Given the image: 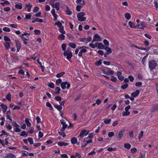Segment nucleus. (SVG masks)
Masks as SVG:
<instances>
[{
  "label": "nucleus",
  "instance_id": "nucleus-1",
  "mask_svg": "<svg viewBox=\"0 0 158 158\" xmlns=\"http://www.w3.org/2000/svg\"><path fill=\"white\" fill-rule=\"evenodd\" d=\"M157 65L156 62L155 60L149 61V68L151 71L155 69Z\"/></svg>",
  "mask_w": 158,
  "mask_h": 158
},
{
  "label": "nucleus",
  "instance_id": "nucleus-2",
  "mask_svg": "<svg viewBox=\"0 0 158 158\" xmlns=\"http://www.w3.org/2000/svg\"><path fill=\"white\" fill-rule=\"evenodd\" d=\"M85 15V13L83 12L78 14L77 15V17L78 18V20L79 21H85L86 18L83 17Z\"/></svg>",
  "mask_w": 158,
  "mask_h": 158
},
{
  "label": "nucleus",
  "instance_id": "nucleus-3",
  "mask_svg": "<svg viewBox=\"0 0 158 158\" xmlns=\"http://www.w3.org/2000/svg\"><path fill=\"white\" fill-rule=\"evenodd\" d=\"M61 86L63 89H64L66 88L69 89L70 86V83L67 81H65L61 83Z\"/></svg>",
  "mask_w": 158,
  "mask_h": 158
},
{
  "label": "nucleus",
  "instance_id": "nucleus-4",
  "mask_svg": "<svg viewBox=\"0 0 158 158\" xmlns=\"http://www.w3.org/2000/svg\"><path fill=\"white\" fill-rule=\"evenodd\" d=\"M89 131H87L86 130H82L81 132L79 135L78 136L80 137H82L84 136H86L89 134Z\"/></svg>",
  "mask_w": 158,
  "mask_h": 158
},
{
  "label": "nucleus",
  "instance_id": "nucleus-5",
  "mask_svg": "<svg viewBox=\"0 0 158 158\" xmlns=\"http://www.w3.org/2000/svg\"><path fill=\"white\" fill-rule=\"evenodd\" d=\"M102 40V39L97 34H96L94 35L93 40L92 41V43H94V41H100Z\"/></svg>",
  "mask_w": 158,
  "mask_h": 158
},
{
  "label": "nucleus",
  "instance_id": "nucleus-6",
  "mask_svg": "<svg viewBox=\"0 0 158 158\" xmlns=\"http://www.w3.org/2000/svg\"><path fill=\"white\" fill-rule=\"evenodd\" d=\"M151 112H154L158 111V104H155L153 105L151 109Z\"/></svg>",
  "mask_w": 158,
  "mask_h": 158
},
{
  "label": "nucleus",
  "instance_id": "nucleus-7",
  "mask_svg": "<svg viewBox=\"0 0 158 158\" xmlns=\"http://www.w3.org/2000/svg\"><path fill=\"white\" fill-rule=\"evenodd\" d=\"M124 132L125 131L122 130L120 131L119 132L117 138V139L118 140H120L123 137V134L124 133Z\"/></svg>",
  "mask_w": 158,
  "mask_h": 158
},
{
  "label": "nucleus",
  "instance_id": "nucleus-8",
  "mask_svg": "<svg viewBox=\"0 0 158 158\" xmlns=\"http://www.w3.org/2000/svg\"><path fill=\"white\" fill-rule=\"evenodd\" d=\"M4 158H16L15 156L12 153H9L6 154Z\"/></svg>",
  "mask_w": 158,
  "mask_h": 158
},
{
  "label": "nucleus",
  "instance_id": "nucleus-9",
  "mask_svg": "<svg viewBox=\"0 0 158 158\" xmlns=\"http://www.w3.org/2000/svg\"><path fill=\"white\" fill-rule=\"evenodd\" d=\"M15 42L17 47V51L18 52L21 47V44L20 42L18 40H16Z\"/></svg>",
  "mask_w": 158,
  "mask_h": 158
},
{
  "label": "nucleus",
  "instance_id": "nucleus-10",
  "mask_svg": "<svg viewBox=\"0 0 158 158\" xmlns=\"http://www.w3.org/2000/svg\"><path fill=\"white\" fill-rule=\"evenodd\" d=\"M83 142H85L84 145H81V147L83 148L87 146V144L89 143H92L93 142V141L92 139H89L88 141H86L85 139H84Z\"/></svg>",
  "mask_w": 158,
  "mask_h": 158
},
{
  "label": "nucleus",
  "instance_id": "nucleus-11",
  "mask_svg": "<svg viewBox=\"0 0 158 158\" xmlns=\"http://www.w3.org/2000/svg\"><path fill=\"white\" fill-rule=\"evenodd\" d=\"M104 49L107 51V52H106V54L107 55L111 54L112 52L111 49L108 47H105Z\"/></svg>",
  "mask_w": 158,
  "mask_h": 158
},
{
  "label": "nucleus",
  "instance_id": "nucleus-12",
  "mask_svg": "<svg viewBox=\"0 0 158 158\" xmlns=\"http://www.w3.org/2000/svg\"><path fill=\"white\" fill-rule=\"evenodd\" d=\"M139 93V90H137L135 92L132 93L131 94V95L133 97H135L138 95Z\"/></svg>",
  "mask_w": 158,
  "mask_h": 158
},
{
  "label": "nucleus",
  "instance_id": "nucleus-13",
  "mask_svg": "<svg viewBox=\"0 0 158 158\" xmlns=\"http://www.w3.org/2000/svg\"><path fill=\"white\" fill-rule=\"evenodd\" d=\"M58 145L60 146H66L68 145L67 143H65L62 141H60L57 143Z\"/></svg>",
  "mask_w": 158,
  "mask_h": 158
},
{
  "label": "nucleus",
  "instance_id": "nucleus-14",
  "mask_svg": "<svg viewBox=\"0 0 158 158\" xmlns=\"http://www.w3.org/2000/svg\"><path fill=\"white\" fill-rule=\"evenodd\" d=\"M29 119L27 118H26L25 119V123L28 127H30L31 126V123L29 122Z\"/></svg>",
  "mask_w": 158,
  "mask_h": 158
},
{
  "label": "nucleus",
  "instance_id": "nucleus-15",
  "mask_svg": "<svg viewBox=\"0 0 158 158\" xmlns=\"http://www.w3.org/2000/svg\"><path fill=\"white\" fill-rule=\"evenodd\" d=\"M140 26V27L139 28V29H143V27H146L147 25L145 23L143 22H141Z\"/></svg>",
  "mask_w": 158,
  "mask_h": 158
},
{
  "label": "nucleus",
  "instance_id": "nucleus-16",
  "mask_svg": "<svg viewBox=\"0 0 158 158\" xmlns=\"http://www.w3.org/2000/svg\"><path fill=\"white\" fill-rule=\"evenodd\" d=\"M4 46L7 50H8L10 48V44L7 42H5L4 43Z\"/></svg>",
  "mask_w": 158,
  "mask_h": 158
},
{
  "label": "nucleus",
  "instance_id": "nucleus-17",
  "mask_svg": "<svg viewBox=\"0 0 158 158\" xmlns=\"http://www.w3.org/2000/svg\"><path fill=\"white\" fill-rule=\"evenodd\" d=\"M148 54H147V55H145V56H144L143 58H142V63L144 65H145V63L146 61V59L147 58V57L148 56Z\"/></svg>",
  "mask_w": 158,
  "mask_h": 158
},
{
  "label": "nucleus",
  "instance_id": "nucleus-18",
  "mask_svg": "<svg viewBox=\"0 0 158 158\" xmlns=\"http://www.w3.org/2000/svg\"><path fill=\"white\" fill-rule=\"evenodd\" d=\"M54 107L59 111H61L62 109V107L61 106L57 105H54Z\"/></svg>",
  "mask_w": 158,
  "mask_h": 158
},
{
  "label": "nucleus",
  "instance_id": "nucleus-19",
  "mask_svg": "<svg viewBox=\"0 0 158 158\" xmlns=\"http://www.w3.org/2000/svg\"><path fill=\"white\" fill-rule=\"evenodd\" d=\"M71 141L72 144H74L77 142V139L75 137H73L71 139Z\"/></svg>",
  "mask_w": 158,
  "mask_h": 158
},
{
  "label": "nucleus",
  "instance_id": "nucleus-20",
  "mask_svg": "<svg viewBox=\"0 0 158 158\" xmlns=\"http://www.w3.org/2000/svg\"><path fill=\"white\" fill-rule=\"evenodd\" d=\"M55 90L56 91H56L55 92V94H59L60 93V92L61 90V89H60V88L59 87H56L55 88Z\"/></svg>",
  "mask_w": 158,
  "mask_h": 158
},
{
  "label": "nucleus",
  "instance_id": "nucleus-21",
  "mask_svg": "<svg viewBox=\"0 0 158 158\" xmlns=\"http://www.w3.org/2000/svg\"><path fill=\"white\" fill-rule=\"evenodd\" d=\"M15 7L17 9H21L22 7V4L20 3H19L18 4H16L15 5Z\"/></svg>",
  "mask_w": 158,
  "mask_h": 158
},
{
  "label": "nucleus",
  "instance_id": "nucleus-22",
  "mask_svg": "<svg viewBox=\"0 0 158 158\" xmlns=\"http://www.w3.org/2000/svg\"><path fill=\"white\" fill-rule=\"evenodd\" d=\"M129 24L130 27L131 28H135V24L131 21H129Z\"/></svg>",
  "mask_w": 158,
  "mask_h": 158
},
{
  "label": "nucleus",
  "instance_id": "nucleus-23",
  "mask_svg": "<svg viewBox=\"0 0 158 158\" xmlns=\"http://www.w3.org/2000/svg\"><path fill=\"white\" fill-rule=\"evenodd\" d=\"M125 18L127 20H129L131 18V15L129 13H127L125 14Z\"/></svg>",
  "mask_w": 158,
  "mask_h": 158
},
{
  "label": "nucleus",
  "instance_id": "nucleus-24",
  "mask_svg": "<svg viewBox=\"0 0 158 158\" xmlns=\"http://www.w3.org/2000/svg\"><path fill=\"white\" fill-rule=\"evenodd\" d=\"M66 13L69 15H70L72 13V11L69 9V7L68 6L67 7V10L66 11Z\"/></svg>",
  "mask_w": 158,
  "mask_h": 158
},
{
  "label": "nucleus",
  "instance_id": "nucleus-25",
  "mask_svg": "<svg viewBox=\"0 0 158 158\" xmlns=\"http://www.w3.org/2000/svg\"><path fill=\"white\" fill-rule=\"evenodd\" d=\"M65 36L62 34H60L58 36L59 39L60 40H64Z\"/></svg>",
  "mask_w": 158,
  "mask_h": 158
},
{
  "label": "nucleus",
  "instance_id": "nucleus-26",
  "mask_svg": "<svg viewBox=\"0 0 158 158\" xmlns=\"http://www.w3.org/2000/svg\"><path fill=\"white\" fill-rule=\"evenodd\" d=\"M6 98L9 101H11V94L10 93H9L6 96Z\"/></svg>",
  "mask_w": 158,
  "mask_h": 158
},
{
  "label": "nucleus",
  "instance_id": "nucleus-27",
  "mask_svg": "<svg viewBox=\"0 0 158 158\" xmlns=\"http://www.w3.org/2000/svg\"><path fill=\"white\" fill-rule=\"evenodd\" d=\"M72 56L73 55L72 52H69L66 56V58L68 60H69L71 58Z\"/></svg>",
  "mask_w": 158,
  "mask_h": 158
},
{
  "label": "nucleus",
  "instance_id": "nucleus-28",
  "mask_svg": "<svg viewBox=\"0 0 158 158\" xmlns=\"http://www.w3.org/2000/svg\"><path fill=\"white\" fill-rule=\"evenodd\" d=\"M65 73L64 72H61L60 73H57L56 75V77L58 78H59L63 76Z\"/></svg>",
  "mask_w": 158,
  "mask_h": 158
},
{
  "label": "nucleus",
  "instance_id": "nucleus-29",
  "mask_svg": "<svg viewBox=\"0 0 158 158\" xmlns=\"http://www.w3.org/2000/svg\"><path fill=\"white\" fill-rule=\"evenodd\" d=\"M59 31L61 33L63 34H64L65 33V32L64 30V27H60V28H59Z\"/></svg>",
  "mask_w": 158,
  "mask_h": 158
},
{
  "label": "nucleus",
  "instance_id": "nucleus-30",
  "mask_svg": "<svg viewBox=\"0 0 158 158\" xmlns=\"http://www.w3.org/2000/svg\"><path fill=\"white\" fill-rule=\"evenodd\" d=\"M98 47L99 49H102L104 48V45L102 43H98Z\"/></svg>",
  "mask_w": 158,
  "mask_h": 158
},
{
  "label": "nucleus",
  "instance_id": "nucleus-31",
  "mask_svg": "<svg viewBox=\"0 0 158 158\" xmlns=\"http://www.w3.org/2000/svg\"><path fill=\"white\" fill-rule=\"evenodd\" d=\"M102 61V60H99L98 61L95 62V64L97 66H99L101 65Z\"/></svg>",
  "mask_w": 158,
  "mask_h": 158
},
{
  "label": "nucleus",
  "instance_id": "nucleus-32",
  "mask_svg": "<svg viewBox=\"0 0 158 158\" xmlns=\"http://www.w3.org/2000/svg\"><path fill=\"white\" fill-rule=\"evenodd\" d=\"M124 147L127 149H129L131 147V145L129 143H125L124 144Z\"/></svg>",
  "mask_w": 158,
  "mask_h": 158
},
{
  "label": "nucleus",
  "instance_id": "nucleus-33",
  "mask_svg": "<svg viewBox=\"0 0 158 158\" xmlns=\"http://www.w3.org/2000/svg\"><path fill=\"white\" fill-rule=\"evenodd\" d=\"M54 25H57L59 28H60V27H63L62 26V23L60 21H58Z\"/></svg>",
  "mask_w": 158,
  "mask_h": 158
},
{
  "label": "nucleus",
  "instance_id": "nucleus-34",
  "mask_svg": "<svg viewBox=\"0 0 158 158\" xmlns=\"http://www.w3.org/2000/svg\"><path fill=\"white\" fill-rule=\"evenodd\" d=\"M31 15L30 13H29L28 14L25 15V18H24V20L27 19H30L31 17Z\"/></svg>",
  "mask_w": 158,
  "mask_h": 158
},
{
  "label": "nucleus",
  "instance_id": "nucleus-35",
  "mask_svg": "<svg viewBox=\"0 0 158 158\" xmlns=\"http://www.w3.org/2000/svg\"><path fill=\"white\" fill-rule=\"evenodd\" d=\"M69 45L70 47L73 48H75L76 47V44L73 43H70Z\"/></svg>",
  "mask_w": 158,
  "mask_h": 158
},
{
  "label": "nucleus",
  "instance_id": "nucleus-36",
  "mask_svg": "<svg viewBox=\"0 0 158 158\" xmlns=\"http://www.w3.org/2000/svg\"><path fill=\"white\" fill-rule=\"evenodd\" d=\"M62 82V80L60 78L56 80V84L57 85H59Z\"/></svg>",
  "mask_w": 158,
  "mask_h": 158
},
{
  "label": "nucleus",
  "instance_id": "nucleus-37",
  "mask_svg": "<svg viewBox=\"0 0 158 158\" xmlns=\"http://www.w3.org/2000/svg\"><path fill=\"white\" fill-rule=\"evenodd\" d=\"M28 140L30 144H33V138L31 137H29L28 139Z\"/></svg>",
  "mask_w": 158,
  "mask_h": 158
},
{
  "label": "nucleus",
  "instance_id": "nucleus-38",
  "mask_svg": "<svg viewBox=\"0 0 158 158\" xmlns=\"http://www.w3.org/2000/svg\"><path fill=\"white\" fill-rule=\"evenodd\" d=\"M130 114V112L128 111H124L123 113V116H125L127 115H128Z\"/></svg>",
  "mask_w": 158,
  "mask_h": 158
},
{
  "label": "nucleus",
  "instance_id": "nucleus-39",
  "mask_svg": "<svg viewBox=\"0 0 158 158\" xmlns=\"http://www.w3.org/2000/svg\"><path fill=\"white\" fill-rule=\"evenodd\" d=\"M128 86V85L127 83H125L124 85H122L121 88L122 89H124L127 88Z\"/></svg>",
  "mask_w": 158,
  "mask_h": 158
},
{
  "label": "nucleus",
  "instance_id": "nucleus-40",
  "mask_svg": "<svg viewBox=\"0 0 158 158\" xmlns=\"http://www.w3.org/2000/svg\"><path fill=\"white\" fill-rule=\"evenodd\" d=\"M55 99L57 101L59 102L61 100L62 98L60 96H58L56 97H55Z\"/></svg>",
  "mask_w": 158,
  "mask_h": 158
},
{
  "label": "nucleus",
  "instance_id": "nucleus-41",
  "mask_svg": "<svg viewBox=\"0 0 158 158\" xmlns=\"http://www.w3.org/2000/svg\"><path fill=\"white\" fill-rule=\"evenodd\" d=\"M131 151L132 153H135L137 151V149L135 148H133L131 149Z\"/></svg>",
  "mask_w": 158,
  "mask_h": 158
},
{
  "label": "nucleus",
  "instance_id": "nucleus-42",
  "mask_svg": "<svg viewBox=\"0 0 158 158\" xmlns=\"http://www.w3.org/2000/svg\"><path fill=\"white\" fill-rule=\"evenodd\" d=\"M110 80L112 81L116 82L117 81V79L116 77H114V76H112Z\"/></svg>",
  "mask_w": 158,
  "mask_h": 158
},
{
  "label": "nucleus",
  "instance_id": "nucleus-43",
  "mask_svg": "<svg viewBox=\"0 0 158 158\" xmlns=\"http://www.w3.org/2000/svg\"><path fill=\"white\" fill-rule=\"evenodd\" d=\"M4 40L6 41L10 42L11 41L10 39L6 36H4Z\"/></svg>",
  "mask_w": 158,
  "mask_h": 158
},
{
  "label": "nucleus",
  "instance_id": "nucleus-44",
  "mask_svg": "<svg viewBox=\"0 0 158 158\" xmlns=\"http://www.w3.org/2000/svg\"><path fill=\"white\" fill-rule=\"evenodd\" d=\"M111 121V119H104V122L106 124H108Z\"/></svg>",
  "mask_w": 158,
  "mask_h": 158
},
{
  "label": "nucleus",
  "instance_id": "nucleus-45",
  "mask_svg": "<svg viewBox=\"0 0 158 158\" xmlns=\"http://www.w3.org/2000/svg\"><path fill=\"white\" fill-rule=\"evenodd\" d=\"M3 31L6 32H9L10 31V29L7 27H4L3 28Z\"/></svg>",
  "mask_w": 158,
  "mask_h": 158
},
{
  "label": "nucleus",
  "instance_id": "nucleus-46",
  "mask_svg": "<svg viewBox=\"0 0 158 158\" xmlns=\"http://www.w3.org/2000/svg\"><path fill=\"white\" fill-rule=\"evenodd\" d=\"M35 34L36 35H40L41 33L40 31V30H35L34 31Z\"/></svg>",
  "mask_w": 158,
  "mask_h": 158
},
{
  "label": "nucleus",
  "instance_id": "nucleus-47",
  "mask_svg": "<svg viewBox=\"0 0 158 158\" xmlns=\"http://www.w3.org/2000/svg\"><path fill=\"white\" fill-rule=\"evenodd\" d=\"M66 45L65 44H63L61 45V48H62V50L63 51H65L66 50Z\"/></svg>",
  "mask_w": 158,
  "mask_h": 158
},
{
  "label": "nucleus",
  "instance_id": "nucleus-48",
  "mask_svg": "<svg viewBox=\"0 0 158 158\" xmlns=\"http://www.w3.org/2000/svg\"><path fill=\"white\" fill-rule=\"evenodd\" d=\"M118 78L119 80L122 81L124 79V77L122 75H119L118 76Z\"/></svg>",
  "mask_w": 158,
  "mask_h": 158
},
{
  "label": "nucleus",
  "instance_id": "nucleus-49",
  "mask_svg": "<svg viewBox=\"0 0 158 158\" xmlns=\"http://www.w3.org/2000/svg\"><path fill=\"white\" fill-rule=\"evenodd\" d=\"M83 7L81 5L77 6H76V10L77 11H79Z\"/></svg>",
  "mask_w": 158,
  "mask_h": 158
},
{
  "label": "nucleus",
  "instance_id": "nucleus-50",
  "mask_svg": "<svg viewBox=\"0 0 158 158\" xmlns=\"http://www.w3.org/2000/svg\"><path fill=\"white\" fill-rule=\"evenodd\" d=\"M36 22L42 23L43 22V20L42 19H39L38 18H36L35 19Z\"/></svg>",
  "mask_w": 158,
  "mask_h": 158
},
{
  "label": "nucleus",
  "instance_id": "nucleus-51",
  "mask_svg": "<svg viewBox=\"0 0 158 158\" xmlns=\"http://www.w3.org/2000/svg\"><path fill=\"white\" fill-rule=\"evenodd\" d=\"M116 148H112L111 147H110L107 148V150L111 152L113 151H115L116 150Z\"/></svg>",
  "mask_w": 158,
  "mask_h": 158
},
{
  "label": "nucleus",
  "instance_id": "nucleus-52",
  "mask_svg": "<svg viewBox=\"0 0 158 158\" xmlns=\"http://www.w3.org/2000/svg\"><path fill=\"white\" fill-rule=\"evenodd\" d=\"M0 106L2 107V109L7 110V106L6 105H4V104H1Z\"/></svg>",
  "mask_w": 158,
  "mask_h": 158
},
{
  "label": "nucleus",
  "instance_id": "nucleus-53",
  "mask_svg": "<svg viewBox=\"0 0 158 158\" xmlns=\"http://www.w3.org/2000/svg\"><path fill=\"white\" fill-rule=\"evenodd\" d=\"M44 134L41 131H39V138H42Z\"/></svg>",
  "mask_w": 158,
  "mask_h": 158
},
{
  "label": "nucleus",
  "instance_id": "nucleus-54",
  "mask_svg": "<svg viewBox=\"0 0 158 158\" xmlns=\"http://www.w3.org/2000/svg\"><path fill=\"white\" fill-rule=\"evenodd\" d=\"M142 85V83L141 82H138L135 83V85L136 86L140 87Z\"/></svg>",
  "mask_w": 158,
  "mask_h": 158
},
{
  "label": "nucleus",
  "instance_id": "nucleus-55",
  "mask_svg": "<svg viewBox=\"0 0 158 158\" xmlns=\"http://www.w3.org/2000/svg\"><path fill=\"white\" fill-rule=\"evenodd\" d=\"M58 134L60 135H62L63 137H64L66 136V134L64 132L59 131L58 132Z\"/></svg>",
  "mask_w": 158,
  "mask_h": 158
},
{
  "label": "nucleus",
  "instance_id": "nucleus-56",
  "mask_svg": "<svg viewBox=\"0 0 158 158\" xmlns=\"http://www.w3.org/2000/svg\"><path fill=\"white\" fill-rule=\"evenodd\" d=\"M114 135V133L113 132H109L108 134V136L109 137H111Z\"/></svg>",
  "mask_w": 158,
  "mask_h": 158
},
{
  "label": "nucleus",
  "instance_id": "nucleus-57",
  "mask_svg": "<svg viewBox=\"0 0 158 158\" xmlns=\"http://www.w3.org/2000/svg\"><path fill=\"white\" fill-rule=\"evenodd\" d=\"M52 15L54 17V20L55 21H56L57 20L58 15L56 13Z\"/></svg>",
  "mask_w": 158,
  "mask_h": 158
},
{
  "label": "nucleus",
  "instance_id": "nucleus-58",
  "mask_svg": "<svg viewBox=\"0 0 158 158\" xmlns=\"http://www.w3.org/2000/svg\"><path fill=\"white\" fill-rule=\"evenodd\" d=\"M36 120H37V123H40L41 122V119L39 116H37L36 117Z\"/></svg>",
  "mask_w": 158,
  "mask_h": 158
},
{
  "label": "nucleus",
  "instance_id": "nucleus-59",
  "mask_svg": "<svg viewBox=\"0 0 158 158\" xmlns=\"http://www.w3.org/2000/svg\"><path fill=\"white\" fill-rule=\"evenodd\" d=\"M23 149H26L27 150H30L31 149L30 148H29L28 146L25 145L23 146Z\"/></svg>",
  "mask_w": 158,
  "mask_h": 158
},
{
  "label": "nucleus",
  "instance_id": "nucleus-60",
  "mask_svg": "<svg viewBox=\"0 0 158 158\" xmlns=\"http://www.w3.org/2000/svg\"><path fill=\"white\" fill-rule=\"evenodd\" d=\"M107 72L108 73V75L109 74L113 75L114 73V72L112 70H107Z\"/></svg>",
  "mask_w": 158,
  "mask_h": 158
},
{
  "label": "nucleus",
  "instance_id": "nucleus-61",
  "mask_svg": "<svg viewBox=\"0 0 158 158\" xmlns=\"http://www.w3.org/2000/svg\"><path fill=\"white\" fill-rule=\"evenodd\" d=\"M103 43L105 45L107 46H108L109 44V42L106 39L104 40Z\"/></svg>",
  "mask_w": 158,
  "mask_h": 158
},
{
  "label": "nucleus",
  "instance_id": "nucleus-62",
  "mask_svg": "<svg viewBox=\"0 0 158 158\" xmlns=\"http://www.w3.org/2000/svg\"><path fill=\"white\" fill-rule=\"evenodd\" d=\"M48 86L52 88H53L54 87V84L52 82L50 83L49 85Z\"/></svg>",
  "mask_w": 158,
  "mask_h": 158
},
{
  "label": "nucleus",
  "instance_id": "nucleus-63",
  "mask_svg": "<svg viewBox=\"0 0 158 158\" xmlns=\"http://www.w3.org/2000/svg\"><path fill=\"white\" fill-rule=\"evenodd\" d=\"M39 10V8L37 6H36L34 8L33 10V11L34 12H36L38 11Z\"/></svg>",
  "mask_w": 158,
  "mask_h": 158
},
{
  "label": "nucleus",
  "instance_id": "nucleus-64",
  "mask_svg": "<svg viewBox=\"0 0 158 158\" xmlns=\"http://www.w3.org/2000/svg\"><path fill=\"white\" fill-rule=\"evenodd\" d=\"M61 157L62 158H68V156L66 154H62L61 155Z\"/></svg>",
  "mask_w": 158,
  "mask_h": 158
}]
</instances>
